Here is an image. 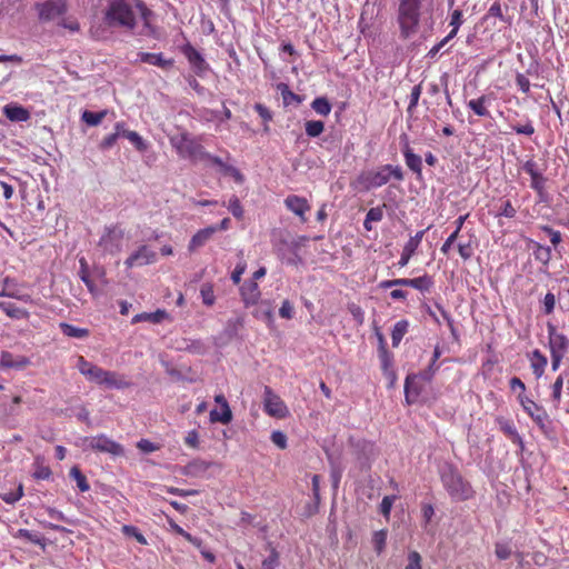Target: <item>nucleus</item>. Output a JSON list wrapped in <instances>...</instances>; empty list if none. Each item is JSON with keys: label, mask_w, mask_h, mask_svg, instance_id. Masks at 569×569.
<instances>
[{"label": "nucleus", "mask_w": 569, "mask_h": 569, "mask_svg": "<svg viewBox=\"0 0 569 569\" xmlns=\"http://www.w3.org/2000/svg\"><path fill=\"white\" fill-rule=\"evenodd\" d=\"M441 483L453 501H467L473 498L475 490L471 483L463 478L458 468L447 463L440 470Z\"/></svg>", "instance_id": "f257e3e1"}, {"label": "nucleus", "mask_w": 569, "mask_h": 569, "mask_svg": "<svg viewBox=\"0 0 569 569\" xmlns=\"http://www.w3.org/2000/svg\"><path fill=\"white\" fill-rule=\"evenodd\" d=\"M422 0H400L398 7V24L400 37L408 39L419 29Z\"/></svg>", "instance_id": "f03ea898"}, {"label": "nucleus", "mask_w": 569, "mask_h": 569, "mask_svg": "<svg viewBox=\"0 0 569 569\" xmlns=\"http://www.w3.org/2000/svg\"><path fill=\"white\" fill-rule=\"evenodd\" d=\"M170 144L181 159H187L193 163L202 161L203 157H209L200 139L191 137L188 132H181L170 137Z\"/></svg>", "instance_id": "7ed1b4c3"}, {"label": "nucleus", "mask_w": 569, "mask_h": 569, "mask_svg": "<svg viewBox=\"0 0 569 569\" xmlns=\"http://www.w3.org/2000/svg\"><path fill=\"white\" fill-rule=\"evenodd\" d=\"M104 20L110 27L119 26L129 30L137 24L136 14L126 0H112L106 10Z\"/></svg>", "instance_id": "20e7f679"}, {"label": "nucleus", "mask_w": 569, "mask_h": 569, "mask_svg": "<svg viewBox=\"0 0 569 569\" xmlns=\"http://www.w3.org/2000/svg\"><path fill=\"white\" fill-rule=\"evenodd\" d=\"M393 177L396 180H402L403 173L400 167L386 164L376 171H368L362 173L358 181L365 187L366 190L382 187L388 183L390 178Z\"/></svg>", "instance_id": "39448f33"}, {"label": "nucleus", "mask_w": 569, "mask_h": 569, "mask_svg": "<svg viewBox=\"0 0 569 569\" xmlns=\"http://www.w3.org/2000/svg\"><path fill=\"white\" fill-rule=\"evenodd\" d=\"M123 238L124 232L119 226L107 227L98 242V246L104 253L114 254L120 252Z\"/></svg>", "instance_id": "423d86ee"}, {"label": "nucleus", "mask_w": 569, "mask_h": 569, "mask_svg": "<svg viewBox=\"0 0 569 569\" xmlns=\"http://www.w3.org/2000/svg\"><path fill=\"white\" fill-rule=\"evenodd\" d=\"M263 410L268 416L277 419L289 416V409L284 401L268 386L263 390Z\"/></svg>", "instance_id": "0eeeda50"}, {"label": "nucleus", "mask_w": 569, "mask_h": 569, "mask_svg": "<svg viewBox=\"0 0 569 569\" xmlns=\"http://www.w3.org/2000/svg\"><path fill=\"white\" fill-rule=\"evenodd\" d=\"M41 22H49L67 13V0H46L34 6Z\"/></svg>", "instance_id": "6e6552de"}, {"label": "nucleus", "mask_w": 569, "mask_h": 569, "mask_svg": "<svg viewBox=\"0 0 569 569\" xmlns=\"http://www.w3.org/2000/svg\"><path fill=\"white\" fill-rule=\"evenodd\" d=\"M517 398L523 411L532 419V421L540 429H545L549 421V416L546 409L526 395L519 393Z\"/></svg>", "instance_id": "1a4fd4ad"}, {"label": "nucleus", "mask_w": 569, "mask_h": 569, "mask_svg": "<svg viewBox=\"0 0 569 569\" xmlns=\"http://www.w3.org/2000/svg\"><path fill=\"white\" fill-rule=\"evenodd\" d=\"M84 441L88 442V447L93 451L109 453L114 457L124 455L123 447L103 433L86 438Z\"/></svg>", "instance_id": "9d476101"}, {"label": "nucleus", "mask_w": 569, "mask_h": 569, "mask_svg": "<svg viewBox=\"0 0 569 569\" xmlns=\"http://www.w3.org/2000/svg\"><path fill=\"white\" fill-rule=\"evenodd\" d=\"M76 367L88 381L102 386L103 377L107 376L104 369L88 361L83 356H78Z\"/></svg>", "instance_id": "9b49d317"}, {"label": "nucleus", "mask_w": 569, "mask_h": 569, "mask_svg": "<svg viewBox=\"0 0 569 569\" xmlns=\"http://www.w3.org/2000/svg\"><path fill=\"white\" fill-rule=\"evenodd\" d=\"M548 347L550 355L566 356L569 348V340L563 335L557 331L556 326L548 323Z\"/></svg>", "instance_id": "f8f14e48"}, {"label": "nucleus", "mask_w": 569, "mask_h": 569, "mask_svg": "<svg viewBox=\"0 0 569 569\" xmlns=\"http://www.w3.org/2000/svg\"><path fill=\"white\" fill-rule=\"evenodd\" d=\"M182 53L187 58L194 73L202 77L208 70L209 64L202 57V54L190 43L182 47Z\"/></svg>", "instance_id": "ddd939ff"}, {"label": "nucleus", "mask_w": 569, "mask_h": 569, "mask_svg": "<svg viewBox=\"0 0 569 569\" xmlns=\"http://www.w3.org/2000/svg\"><path fill=\"white\" fill-rule=\"evenodd\" d=\"M156 261V252L149 249L147 246H141L136 252L131 253L124 264L127 268L134 266H144Z\"/></svg>", "instance_id": "4468645a"}, {"label": "nucleus", "mask_w": 569, "mask_h": 569, "mask_svg": "<svg viewBox=\"0 0 569 569\" xmlns=\"http://www.w3.org/2000/svg\"><path fill=\"white\" fill-rule=\"evenodd\" d=\"M284 204L287 209L298 216L302 222L307 221L306 213L310 211L311 207L306 198L290 194L284 199Z\"/></svg>", "instance_id": "2eb2a0df"}, {"label": "nucleus", "mask_w": 569, "mask_h": 569, "mask_svg": "<svg viewBox=\"0 0 569 569\" xmlns=\"http://www.w3.org/2000/svg\"><path fill=\"white\" fill-rule=\"evenodd\" d=\"M214 401L223 409V412H219L217 409L210 411V421L221 422L223 425H228L232 420V411L228 403V400L222 393L216 395Z\"/></svg>", "instance_id": "dca6fc26"}, {"label": "nucleus", "mask_w": 569, "mask_h": 569, "mask_svg": "<svg viewBox=\"0 0 569 569\" xmlns=\"http://www.w3.org/2000/svg\"><path fill=\"white\" fill-rule=\"evenodd\" d=\"M523 170L531 178L530 187L539 194H542L545 191L546 178L538 170L537 163L533 160H528L523 164Z\"/></svg>", "instance_id": "f3484780"}, {"label": "nucleus", "mask_w": 569, "mask_h": 569, "mask_svg": "<svg viewBox=\"0 0 569 569\" xmlns=\"http://www.w3.org/2000/svg\"><path fill=\"white\" fill-rule=\"evenodd\" d=\"M495 100L493 93L482 94L468 101L467 107L478 117H490L488 107Z\"/></svg>", "instance_id": "a211bd4d"}, {"label": "nucleus", "mask_w": 569, "mask_h": 569, "mask_svg": "<svg viewBox=\"0 0 569 569\" xmlns=\"http://www.w3.org/2000/svg\"><path fill=\"white\" fill-rule=\"evenodd\" d=\"M3 114L12 122H26L30 119L29 110L18 103H8L2 109Z\"/></svg>", "instance_id": "6ab92c4d"}, {"label": "nucleus", "mask_w": 569, "mask_h": 569, "mask_svg": "<svg viewBox=\"0 0 569 569\" xmlns=\"http://www.w3.org/2000/svg\"><path fill=\"white\" fill-rule=\"evenodd\" d=\"M240 295L244 306L250 307L259 301L261 293L256 281H247L240 287Z\"/></svg>", "instance_id": "aec40b11"}, {"label": "nucleus", "mask_w": 569, "mask_h": 569, "mask_svg": "<svg viewBox=\"0 0 569 569\" xmlns=\"http://www.w3.org/2000/svg\"><path fill=\"white\" fill-rule=\"evenodd\" d=\"M496 422L499 426V429L516 445L519 447H523V441L521 436L519 435L515 423L511 420L506 419L505 417H497Z\"/></svg>", "instance_id": "412c9836"}, {"label": "nucleus", "mask_w": 569, "mask_h": 569, "mask_svg": "<svg viewBox=\"0 0 569 569\" xmlns=\"http://www.w3.org/2000/svg\"><path fill=\"white\" fill-rule=\"evenodd\" d=\"M0 363L4 368L23 369L30 365V360L26 356H13L9 351H2Z\"/></svg>", "instance_id": "4be33fe9"}, {"label": "nucleus", "mask_w": 569, "mask_h": 569, "mask_svg": "<svg viewBox=\"0 0 569 569\" xmlns=\"http://www.w3.org/2000/svg\"><path fill=\"white\" fill-rule=\"evenodd\" d=\"M433 286L432 278L425 273L421 277L417 278H401V287H411L415 288L421 292L429 291Z\"/></svg>", "instance_id": "5701e85b"}, {"label": "nucleus", "mask_w": 569, "mask_h": 569, "mask_svg": "<svg viewBox=\"0 0 569 569\" xmlns=\"http://www.w3.org/2000/svg\"><path fill=\"white\" fill-rule=\"evenodd\" d=\"M217 232V228L216 227H207V228H203L199 231H197L190 242H189V246H188V249L190 252L197 250L198 248L204 246V243L207 241H209L211 239V237Z\"/></svg>", "instance_id": "b1692460"}, {"label": "nucleus", "mask_w": 569, "mask_h": 569, "mask_svg": "<svg viewBox=\"0 0 569 569\" xmlns=\"http://www.w3.org/2000/svg\"><path fill=\"white\" fill-rule=\"evenodd\" d=\"M138 57L141 62L152 64L161 69H169L173 66V60L163 58L162 53L139 52Z\"/></svg>", "instance_id": "393cba45"}, {"label": "nucleus", "mask_w": 569, "mask_h": 569, "mask_svg": "<svg viewBox=\"0 0 569 569\" xmlns=\"http://www.w3.org/2000/svg\"><path fill=\"white\" fill-rule=\"evenodd\" d=\"M402 153L407 167L415 172L418 177L422 174V160L421 157L416 154L410 148L409 143H406L402 148Z\"/></svg>", "instance_id": "a878e982"}, {"label": "nucleus", "mask_w": 569, "mask_h": 569, "mask_svg": "<svg viewBox=\"0 0 569 569\" xmlns=\"http://www.w3.org/2000/svg\"><path fill=\"white\" fill-rule=\"evenodd\" d=\"M529 361L533 375L537 378L542 377L548 363L547 357L539 349H535L529 356Z\"/></svg>", "instance_id": "bb28decb"}, {"label": "nucleus", "mask_w": 569, "mask_h": 569, "mask_svg": "<svg viewBox=\"0 0 569 569\" xmlns=\"http://www.w3.org/2000/svg\"><path fill=\"white\" fill-rule=\"evenodd\" d=\"M106 375L102 380V386L114 389H126L131 386L129 380L116 371L106 370Z\"/></svg>", "instance_id": "cd10ccee"}, {"label": "nucleus", "mask_w": 569, "mask_h": 569, "mask_svg": "<svg viewBox=\"0 0 569 569\" xmlns=\"http://www.w3.org/2000/svg\"><path fill=\"white\" fill-rule=\"evenodd\" d=\"M168 317L169 316L166 312V310L158 309L154 312H142V313L136 315L132 318L131 323L134 325V323H138V322H141V321H149V322H152V323H160L164 319H167Z\"/></svg>", "instance_id": "c85d7f7f"}, {"label": "nucleus", "mask_w": 569, "mask_h": 569, "mask_svg": "<svg viewBox=\"0 0 569 569\" xmlns=\"http://www.w3.org/2000/svg\"><path fill=\"white\" fill-rule=\"evenodd\" d=\"M59 328H60L61 332L69 338L84 339L90 336L89 329L79 328V327L70 325L68 322H61L59 325Z\"/></svg>", "instance_id": "c756f323"}, {"label": "nucleus", "mask_w": 569, "mask_h": 569, "mask_svg": "<svg viewBox=\"0 0 569 569\" xmlns=\"http://www.w3.org/2000/svg\"><path fill=\"white\" fill-rule=\"evenodd\" d=\"M409 328V321L406 319L399 320L393 326V329L391 331V340H392V347L397 348L399 343L401 342L405 335L408 332Z\"/></svg>", "instance_id": "7c9ffc66"}, {"label": "nucleus", "mask_w": 569, "mask_h": 569, "mask_svg": "<svg viewBox=\"0 0 569 569\" xmlns=\"http://www.w3.org/2000/svg\"><path fill=\"white\" fill-rule=\"evenodd\" d=\"M311 108L317 114L327 117L331 112L332 106L326 97H317L311 102Z\"/></svg>", "instance_id": "2f4dec72"}, {"label": "nucleus", "mask_w": 569, "mask_h": 569, "mask_svg": "<svg viewBox=\"0 0 569 569\" xmlns=\"http://www.w3.org/2000/svg\"><path fill=\"white\" fill-rule=\"evenodd\" d=\"M420 378L419 375H409L405 381V395L408 402H411L410 398H417L420 393V389L416 386V379Z\"/></svg>", "instance_id": "473e14b6"}, {"label": "nucleus", "mask_w": 569, "mask_h": 569, "mask_svg": "<svg viewBox=\"0 0 569 569\" xmlns=\"http://www.w3.org/2000/svg\"><path fill=\"white\" fill-rule=\"evenodd\" d=\"M254 317L263 319L269 326L274 321L272 306L268 301H262L257 309Z\"/></svg>", "instance_id": "72a5a7b5"}, {"label": "nucleus", "mask_w": 569, "mask_h": 569, "mask_svg": "<svg viewBox=\"0 0 569 569\" xmlns=\"http://www.w3.org/2000/svg\"><path fill=\"white\" fill-rule=\"evenodd\" d=\"M305 130L309 138H317L325 131V123L321 120H308Z\"/></svg>", "instance_id": "f704fd0d"}, {"label": "nucleus", "mask_w": 569, "mask_h": 569, "mask_svg": "<svg viewBox=\"0 0 569 569\" xmlns=\"http://www.w3.org/2000/svg\"><path fill=\"white\" fill-rule=\"evenodd\" d=\"M70 477L74 479V481L77 482V487L81 492L90 490L87 477L81 472V470L77 466L70 469Z\"/></svg>", "instance_id": "c9c22d12"}, {"label": "nucleus", "mask_w": 569, "mask_h": 569, "mask_svg": "<svg viewBox=\"0 0 569 569\" xmlns=\"http://www.w3.org/2000/svg\"><path fill=\"white\" fill-rule=\"evenodd\" d=\"M14 537L28 540V541H30L34 545H39L41 547H44V545H46L43 537H41L40 535L34 533L28 529H19L16 532Z\"/></svg>", "instance_id": "e433bc0d"}, {"label": "nucleus", "mask_w": 569, "mask_h": 569, "mask_svg": "<svg viewBox=\"0 0 569 569\" xmlns=\"http://www.w3.org/2000/svg\"><path fill=\"white\" fill-rule=\"evenodd\" d=\"M0 296L19 299V300H22L24 302H30L31 301V296L30 295H27V293L26 295H21L17 289H12L10 287V280L8 278L4 280V288H3L2 292L0 293Z\"/></svg>", "instance_id": "4c0bfd02"}, {"label": "nucleus", "mask_w": 569, "mask_h": 569, "mask_svg": "<svg viewBox=\"0 0 569 569\" xmlns=\"http://www.w3.org/2000/svg\"><path fill=\"white\" fill-rule=\"evenodd\" d=\"M200 295H201L203 305H206L208 307H211L214 305L216 296H214V290H213L212 283H209V282L203 283L200 288Z\"/></svg>", "instance_id": "58836bf2"}, {"label": "nucleus", "mask_w": 569, "mask_h": 569, "mask_svg": "<svg viewBox=\"0 0 569 569\" xmlns=\"http://www.w3.org/2000/svg\"><path fill=\"white\" fill-rule=\"evenodd\" d=\"M107 116V111L103 110V111H100V112H92V111H88L86 110L82 116H81V119L82 121H84L88 126H98L101 123V121L104 119V117Z\"/></svg>", "instance_id": "ea45409f"}, {"label": "nucleus", "mask_w": 569, "mask_h": 569, "mask_svg": "<svg viewBox=\"0 0 569 569\" xmlns=\"http://www.w3.org/2000/svg\"><path fill=\"white\" fill-rule=\"evenodd\" d=\"M387 535L388 532L386 529L375 531L372 535V545L378 555H380L386 548Z\"/></svg>", "instance_id": "a19ab883"}, {"label": "nucleus", "mask_w": 569, "mask_h": 569, "mask_svg": "<svg viewBox=\"0 0 569 569\" xmlns=\"http://www.w3.org/2000/svg\"><path fill=\"white\" fill-rule=\"evenodd\" d=\"M2 310L4 313L13 319H27L29 317V312L24 309L18 308L12 303H3Z\"/></svg>", "instance_id": "79ce46f5"}, {"label": "nucleus", "mask_w": 569, "mask_h": 569, "mask_svg": "<svg viewBox=\"0 0 569 569\" xmlns=\"http://www.w3.org/2000/svg\"><path fill=\"white\" fill-rule=\"evenodd\" d=\"M278 90L281 93V97L283 99L284 104H290L292 102H296V103H300L301 102L300 97L298 94H296L295 92H292L288 84L279 83L278 84Z\"/></svg>", "instance_id": "37998d69"}, {"label": "nucleus", "mask_w": 569, "mask_h": 569, "mask_svg": "<svg viewBox=\"0 0 569 569\" xmlns=\"http://www.w3.org/2000/svg\"><path fill=\"white\" fill-rule=\"evenodd\" d=\"M418 248L415 247V243H409L408 241L406 242L403 249H402V252H401V257L398 261V266L399 267H406L408 264V262L410 261L411 257L415 254L416 250Z\"/></svg>", "instance_id": "c03bdc74"}, {"label": "nucleus", "mask_w": 569, "mask_h": 569, "mask_svg": "<svg viewBox=\"0 0 569 569\" xmlns=\"http://www.w3.org/2000/svg\"><path fill=\"white\" fill-rule=\"evenodd\" d=\"M312 492L316 501V506L313 508H309V511L307 512V516H311L317 512L318 505L320 502V476L313 475L312 476Z\"/></svg>", "instance_id": "a18cd8bd"}, {"label": "nucleus", "mask_w": 569, "mask_h": 569, "mask_svg": "<svg viewBox=\"0 0 569 569\" xmlns=\"http://www.w3.org/2000/svg\"><path fill=\"white\" fill-rule=\"evenodd\" d=\"M123 138L128 139L139 151H144L147 149V144L143 139L136 131L123 132Z\"/></svg>", "instance_id": "49530a36"}, {"label": "nucleus", "mask_w": 569, "mask_h": 569, "mask_svg": "<svg viewBox=\"0 0 569 569\" xmlns=\"http://www.w3.org/2000/svg\"><path fill=\"white\" fill-rule=\"evenodd\" d=\"M220 172L223 173L224 176H230L234 179L236 182L238 183H241L243 182V174L240 172L239 169H237L236 167L231 166V164H228V163H223L221 167H220Z\"/></svg>", "instance_id": "de8ad7c7"}, {"label": "nucleus", "mask_w": 569, "mask_h": 569, "mask_svg": "<svg viewBox=\"0 0 569 569\" xmlns=\"http://www.w3.org/2000/svg\"><path fill=\"white\" fill-rule=\"evenodd\" d=\"M23 497V486L20 483L16 491H9L0 495V498L6 502L13 505Z\"/></svg>", "instance_id": "09e8293b"}, {"label": "nucleus", "mask_w": 569, "mask_h": 569, "mask_svg": "<svg viewBox=\"0 0 569 569\" xmlns=\"http://www.w3.org/2000/svg\"><path fill=\"white\" fill-rule=\"evenodd\" d=\"M491 17L499 18L501 21L510 23V19L505 17V14L502 13L501 4L498 1H495L490 6L487 14L485 16V19H489Z\"/></svg>", "instance_id": "8fccbe9b"}, {"label": "nucleus", "mask_w": 569, "mask_h": 569, "mask_svg": "<svg viewBox=\"0 0 569 569\" xmlns=\"http://www.w3.org/2000/svg\"><path fill=\"white\" fill-rule=\"evenodd\" d=\"M535 257L542 263H548L551 259V249L550 247L541 246L539 243L536 244Z\"/></svg>", "instance_id": "3c124183"}, {"label": "nucleus", "mask_w": 569, "mask_h": 569, "mask_svg": "<svg viewBox=\"0 0 569 569\" xmlns=\"http://www.w3.org/2000/svg\"><path fill=\"white\" fill-rule=\"evenodd\" d=\"M228 209L234 218L241 219L243 217V208L238 197L232 196L229 199Z\"/></svg>", "instance_id": "603ef678"}, {"label": "nucleus", "mask_w": 569, "mask_h": 569, "mask_svg": "<svg viewBox=\"0 0 569 569\" xmlns=\"http://www.w3.org/2000/svg\"><path fill=\"white\" fill-rule=\"evenodd\" d=\"M397 496H385L380 503V512L388 520Z\"/></svg>", "instance_id": "864d4df0"}, {"label": "nucleus", "mask_w": 569, "mask_h": 569, "mask_svg": "<svg viewBox=\"0 0 569 569\" xmlns=\"http://www.w3.org/2000/svg\"><path fill=\"white\" fill-rule=\"evenodd\" d=\"M517 214L516 208L512 206L510 200H506L501 203L497 217L515 218Z\"/></svg>", "instance_id": "5fc2aeb1"}, {"label": "nucleus", "mask_w": 569, "mask_h": 569, "mask_svg": "<svg viewBox=\"0 0 569 569\" xmlns=\"http://www.w3.org/2000/svg\"><path fill=\"white\" fill-rule=\"evenodd\" d=\"M122 532L127 536L133 537L140 545H147V539L134 526L124 525Z\"/></svg>", "instance_id": "6e6d98bb"}, {"label": "nucleus", "mask_w": 569, "mask_h": 569, "mask_svg": "<svg viewBox=\"0 0 569 569\" xmlns=\"http://www.w3.org/2000/svg\"><path fill=\"white\" fill-rule=\"evenodd\" d=\"M562 387H563V377H562V375H559L551 387L552 388V395H551L552 400L556 402L557 406L561 401Z\"/></svg>", "instance_id": "4d7b16f0"}, {"label": "nucleus", "mask_w": 569, "mask_h": 569, "mask_svg": "<svg viewBox=\"0 0 569 569\" xmlns=\"http://www.w3.org/2000/svg\"><path fill=\"white\" fill-rule=\"evenodd\" d=\"M254 110L258 112V114L262 118V120L266 123L264 131H268L269 130L268 122H270L272 120V112L262 103H256Z\"/></svg>", "instance_id": "13d9d810"}, {"label": "nucleus", "mask_w": 569, "mask_h": 569, "mask_svg": "<svg viewBox=\"0 0 569 569\" xmlns=\"http://www.w3.org/2000/svg\"><path fill=\"white\" fill-rule=\"evenodd\" d=\"M348 311L351 313L353 319L357 321L359 326H361L365 321V311L363 309L357 305V303H349L348 305Z\"/></svg>", "instance_id": "bf43d9fd"}, {"label": "nucleus", "mask_w": 569, "mask_h": 569, "mask_svg": "<svg viewBox=\"0 0 569 569\" xmlns=\"http://www.w3.org/2000/svg\"><path fill=\"white\" fill-rule=\"evenodd\" d=\"M458 252L459 256L465 260H469L473 254V247L471 241L459 242L458 243Z\"/></svg>", "instance_id": "052dcab7"}, {"label": "nucleus", "mask_w": 569, "mask_h": 569, "mask_svg": "<svg viewBox=\"0 0 569 569\" xmlns=\"http://www.w3.org/2000/svg\"><path fill=\"white\" fill-rule=\"evenodd\" d=\"M511 129L518 134L532 136L535 133V127L530 120H527L523 124L512 126Z\"/></svg>", "instance_id": "680f3d73"}, {"label": "nucleus", "mask_w": 569, "mask_h": 569, "mask_svg": "<svg viewBox=\"0 0 569 569\" xmlns=\"http://www.w3.org/2000/svg\"><path fill=\"white\" fill-rule=\"evenodd\" d=\"M421 556L418 551H410L408 553V563L406 566V569H421Z\"/></svg>", "instance_id": "e2e57ef3"}, {"label": "nucleus", "mask_w": 569, "mask_h": 569, "mask_svg": "<svg viewBox=\"0 0 569 569\" xmlns=\"http://www.w3.org/2000/svg\"><path fill=\"white\" fill-rule=\"evenodd\" d=\"M279 563V553L276 549H271V552L268 558L262 561L263 569H276Z\"/></svg>", "instance_id": "0e129e2a"}, {"label": "nucleus", "mask_w": 569, "mask_h": 569, "mask_svg": "<svg viewBox=\"0 0 569 569\" xmlns=\"http://www.w3.org/2000/svg\"><path fill=\"white\" fill-rule=\"evenodd\" d=\"M463 14H462V11L459 10V9H456L451 12L450 14V26L452 27L451 30H456V32L459 31V28L461 27V24L463 23Z\"/></svg>", "instance_id": "69168bd1"}, {"label": "nucleus", "mask_w": 569, "mask_h": 569, "mask_svg": "<svg viewBox=\"0 0 569 569\" xmlns=\"http://www.w3.org/2000/svg\"><path fill=\"white\" fill-rule=\"evenodd\" d=\"M293 315V305L289 300H284L279 309V316L283 319H292Z\"/></svg>", "instance_id": "338daca9"}, {"label": "nucleus", "mask_w": 569, "mask_h": 569, "mask_svg": "<svg viewBox=\"0 0 569 569\" xmlns=\"http://www.w3.org/2000/svg\"><path fill=\"white\" fill-rule=\"evenodd\" d=\"M271 441L280 449L287 448V436L279 430L271 433Z\"/></svg>", "instance_id": "774afa93"}]
</instances>
